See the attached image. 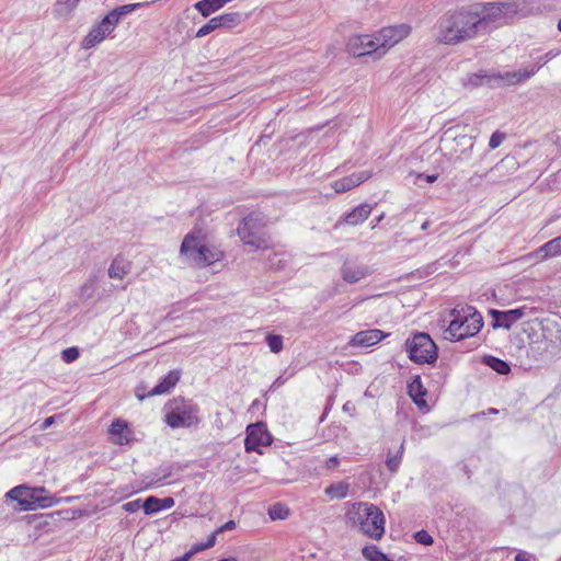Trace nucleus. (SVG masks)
I'll list each match as a JSON object with an SVG mask.
<instances>
[{
  "label": "nucleus",
  "instance_id": "nucleus-1",
  "mask_svg": "<svg viewBox=\"0 0 561 561\" xmlns=\"http://www.w3.org/2000/svg\"><path fill=\"white\" fill-rule=\"evenodd\" d=\"M480 34L489 33L516 20L553 10L546 0H505L482 2L473 5Z\"/></svg>",
  "mask_w": 561,
  "mask_h": 561
},
{
  "label": "nucleus",
  "instance_id": "nucleus-2",
  "mask_svg": "<svg viewBox=\"0 0 561 561\" xmlns=\"http://www.w3.org/2000/svg\"><path fill=\"white\" fill-rule=\"evenodd\" d=\"M480 34L477 12L472 7H462L444 14L437 25L436 41L445 45H458Z\"/></svg>",
  "mask_w": 561,
  "mask_h": 561
},
{
  "label": "nucleus",
  "instance_id": "nucleus-3",
  "mask_svg": "<svg viewBox=\"0 0 561 561\" xmlns=\"http://www.w3.org/2000/svg\"><path fill=\"white\" fill-rule=\"evenodd\" d=\"M450 320L445 330V339L460 341L478 334L483 327V318L472 306H458L451 310Z\"/></svg>",
  "mask_w": 561,
  "mask_h": 561
},
{
  "label": "nucleus",
  "instance_id": "nucleus-4",
  "mask_svg": "<svg viewBox=\"0 0 561 561\" xmlns=\"http://www.w3.org/2000/svg\"><path fill=\"white\" fill-rule=\"evenodd\" d=\"M180 253L196 267L211 265L224 257L220 250L204 242L201 232H190L182 241Z\"/></svg>",
  "mask_w": 561,
  "mask_h": 561
},
{
  "label": "nucleus",
  "instance_id": "nucleus-5",
  "mask_svg": "<svg viewBox=\"0 0 561 561\" xmlns=\"http://www.w3.org/2000/svg\"><path fill=\"white\" fill-rule=\"evenodd\" d=\"M351 514L353 523L357 524L365 535L374 539L382 537L386 520L379 507L369 503H358L353 506Z\"/></svg>",
  "mask_w": 561,
  "mask_h": 561
},
{
  "label": "nucleus",
  "instance_id": "nucleus-6",
  "mask_svg": "<svg viewBox=\"0 0 561 561\" xmlns=\"http://www.w3.org/2000/svg\"><path fill=\"white\" fill-rule=\"evenodd\" d=\"M238 236L242 243L253 250H265L272 244L265 230V221L261 215L251 214L238 226Z\"/></svg>",
  "mask_w": 561,
  "mask_h": 561
},
{
  "label": "nucleus",
  "instance_id": "nucleus-7",
  "mask_svg": "<svg viewBox=\"0 0 561 561\" xmlns=\"http://www.w3.org/2000/svg\"><path fill=\"white\" fill-rule=\"evenodd\" d=\"M557 55L558 53L553 50L546 53L542 57H540L539 62L534 65L530 69L505 71L503 73L500 72L492 76L472 75L469 78V83L474 87H478L483 83V80H486L488 82L495 81L499 84L505 85L517 84L533 77L541 68L542 64H546L549 60L553 59Z\"/></svg>",
  "mask_w": 561,
  "mask_h": 561
},
{
  "label": "nucleus",
  "instance_id": "nucleus-8",
  "mask_svg": "<svg viewBox=\"0 0 561 561\" xmlns=\"http://www.w3.org/2000/svg\"><path fill=\"white\" fill-rule=\"evenodd\" d=\"M409 357L419 364H432L437 358V347L426 333H417L405 343Z\"/></svg>",
  "mask_w": 561,
  "mask_h": 561
},
{
  "label": "nucleus",
  "instance_id": "nucleus-9",
  "mask_svg": "<svg viewBox=\"0 0 561 561\" xmlns=\"http://www.w3.org/2000/svg\"><path fill=\"white\" fill-rule=\"evenodd\" d=\"M197 412L196 405L184 400H175L171 411L165 416V422L172 428L190 427L198 423Z\"/></svg>",
  "mask_w": 561,
  "mask_h": 561
},
{
  "label": "nucleus",
  "instance_id": "nucleus-10",
  "mask_svg": "<svg viewBox=\"0 0 561 561\" xmlns=\"http://www.w3.org/2000/svg\"><path fill=\"white\" fill-rule=\"evenodd\" d=\"M533 330L534 328L529 323H525L522 333L531 339L530 331ZM527 354L536 362H549L559 354V347L552 340L542 335L536 340H530Z\"/></svg>",
  "mask_w": 561,
  "mask_h": 561
},
{
  "label": "nucleus",
  "instance_id": "nucleus-11",
  "mask_svg": "<svg viewBox=\"0 0 561 561\" xmlns=\"http://www.w3.org/2000/svg\"><path fill=\"white\" fill-rule=\"evenodd\" d=\"M43 489H31L24 485L13 488L7 493V497L16 501L21 510L33 511L37 506L47 507L51 505L50 497H41L37 493Z\"/></svg>",
  "mask_w": 561,
  "mask_h": 561
},
{
  "label": "nucleus",
  "instance_id": "nucleus-12",
  "mask_svg": "<svg viewBox=\"0 0 561 561\" xmlns=\"http://www.w3.org/2000/svg\"><path fill=\"white\" fill-rule=\"evenodd\" d=\"M346 51L354 57L375 55L380 58L379 46L374 34L353 35L346 44Z\"/></svg>",
  "mask_w": 561,
  "mask_h": 561
},
{
  "label": "nucleus",
  "instance_id": "nucleus-13",
  "mask_svg": "<svg viewBox=\"0 0 561 561\" xmlns=\"http://www.w3.org/2000/svg\"><path fill=\"white\" fill-rule=\"evenodd\" d=\"M411 32L408 24L382 27L375 33L379 51L383 56L391 47L404 39Z\"/></svg>",
  "mask_w": 561,
  "mask_h": 561
},
{
  "label": "nucleus",
  "instance_id": "nucleus-14",
  "mask_svg": "<svg viewBox=\"0 0 561 561\" xmlns=\"http://www.w3.org/2000/svg\"><path fill=\"white\" fill-rule=\"evenodd\" d=\"M272 436L268 433L265 424L255 423L247 427V437L244 446L247 451H256L262 454L261 447H266L272 444Z\"/></svg>",
  "mask_w": 561,
  "mask_h": 561
},
{
  "label": "nucleus",
  "instance_id": "nucleus-15",
  "mask_svg": "<svg viewBox=\"0 0 561 561\" xmlns=\"http://www.w3.org/2000/svg\"><path fill=\"white\" fill-rule=\"evenodd\" d=\"M489 313L493 319L492 327L494 329L504 328L508 330L516 321L526 314V308L523 307L506 311L491 309Z\"/></svg>",
  "mask_w": 561,
  "mask_h": 561
},
{
  "label": "nucleus",
  "instance_id": "nucleus-16",
  "mask_svg": "<svg viewBox=\"0 0 561 561\" xmlns=\"http://www.w3.org/2000/svg\"><path fill=\"white\" fill-rule=\"evenodd\" d=\"M519 168L518 161L511 156L504 157L501 161H499L490 171H488L483 176H488L489 174L495 178L494 182H502L504 179L514 174Z\"/></svg>",
  "mask_w": 561,
  "mask_h": 561
},
{
  "label": "nucleus",
  "instance_id": "nucleus-17",
  "mask_svg": "<svg viewBox=\"0 0 561 561\" xmlns=\"http://www.w3.org/2000/svg\"><path fill=\"white\" fill-rule=\"evenodd\" d=\"M111 442L116 445L128 444L133 439V431L125 420L116 419L108 428Z\"/></svg>",
  "mask_w": 561,
  "mask_h": 561
},
{
  "label": "nucleus",
  "instance_id": "nucleus-18",
  "mask_svg": "<svg viewBox=\"0 0 561 561\" xmlns=\"http://www.w3.org/2000/svg\"><path fill=\"white\" fill-rule=\"evenodd\" d=\"M370 178V172L360 171L353 173L348 176L334 181L331 186L335 191V193H344L347 192L359 184L364 183L366 180Z\"/></svg>",
  "mask_w": 561,
  "mask_h": 561
},
{
  "label": "nucleus",
  "instance_id": "nucleus-19",
  "mask_svg": "<svg viewBox=\"0 0 561 561\" xmlns=\"http://www.w3.org/2000/svg\"><path fill=\"white\" fill-rule=\"evenodd\" d=\"M383 336V332L377 329L360 331L353 336L350 344L353 346H373L381 341Z\"/></svg>",
  "mask_w": 561,
  "mask_h": 561
},
{
  "label": "nucleus",
  "instance_id": "nucleus-20",
  "mask_svg": "<svg viewBox=\"0 0 561 561\" xmlns=\"http://www.w3.org/2000/svg\"><path fill=\"white\" fill-rule=\"evenodd\" d=\"M342 278L350 283L354 284L358 280L365 278L370 274V271L365 265H356L352 263H345L341 270Z\"/></svg>",
  "mask_w": 561,
  "mask_h": 561
},
{
  "label": "nucleus",
  "instance_id": "nucleus-21",
  "mask_svg": "<svg viewBox=\"0 0 561 561\" xmlns=\"http://www.w3.org/2000/svg\"><path fill=\"white\" fill-rule=\"evenodd\" d=\"M561 254V236L557 237L541 247L535 252L530 253L529 257H539L541 261L560 255Z\"/></svg>",
  "mask_w": 561,
  "mask_h": 561
},
{
  "label": "nucleus",
  "instance_id": "nucleus-22",
  "mask_svg": "<svg viewBox=\"0 0 561 561\" xmlns=\"http://www.w3.org/2000/svg\"><path fill=\"white\" fill-rule=\"evenodd\" d=\"M112 32L106 26V23L100 22L98 25L93 26L89 34L84 37L82 42V47L84 49H89L96 44L103 42L105 37Z\"/></svg>",
  "mask_w": 561,
  "mask_h": 561
},
{
  "label": "nucleus",
  "instance_id": "nucleus-23",
  "mask_svg": "<svg viewBox=\"0 0 561 561\" xmlns=\"http://www.w3.org/2000/svg\"><path fill=\"white\" fill-rule=\"evenodd\" d=\"M373 207L369 204H360L355 207L352 211L345 215L344 221L347 225L356 226L363 221H365L370 215Z\"/></svg>",
  "mask_w": 561,
  "mask_h": 561
},
{
  "label": "nucleus",
  "instance_id": "nucleus-24",
  "mask_svg": "<svg viewBox=\"0 0 561 561\" xmlns=\"http://www.w3.org/2000/svg\"><path fill=\"white\" fill-rule=\"evenodd\" d=\"M180 371H170L156 387H153L148 396H160L169 392L179 381Z\"/></svg>",
  "mask_w": 561,
  "mask_h": 561
},
{
  "label": "nucleus",
  "instance_id": "nucleus-25",
  "mask_svg": "<svg viewBox=\"0 0 561 561\" xmlns=\"http://www.w3.org/2000/svg\"><path fill=\"white\" fill-rule=\"evenodd\" d=\"M409 394L414 401V403L419 407H423L426 404L423 397L425 396L426 391L423 388L421 378L419 376L414 377L413 380L408 386Z\"/></svg>",
  "mask_w": 561,
  "mask_h": 561
},
{
  "label": "nucleus",
  "instance_id": "nucleus-26",
  "mask_svg": "<svg viewBox=\"0 0 561 561\" xmlns=\"http://www.w3.org/2000/svg\"><path fill=\"white\" fill-rule=\"evenodd\" d=\"M130 271L128 262L122 259H115L108 267V276L111 278L123 279Z\"/></svg>",
  "mask_w": 561,
  "mask_h": 561
},
{
  "label": "nucleus",
  "instance_id": "nucleus-27",
  "mask_svg": "<svg viewBox=\"0 0 561 561\" xmlns=\"http://www.w3.org/2000/svg\"><path fill=\"white\" fill-rule=\"evenodd\" d=\"M350 483L345 480L335 482L325 488L324 493L330 499H344L347 496Z\"/></svg>",
  "mask_w": 561,
  "mask_h": 561
},
{
  "label": "nucleus",
  "instance_id": "nucleus-28",
  "mask_svg": "<svg viewBox=\"0 0 561 561\" xmlns=\"http://www.w3.org/2000/svg\"><path fill=\"white\" fill-rule=\"evenodd\" d=\"M404 451V440L401 443L397 454L391 455V453L388 454L386 459V466L391 472H397Z\"/></svg>",
  "mask_w": 561,
  "mask_h": 561
},
{
  "label": "nucleus",
  "instance_id": "nucleus-29",
  "mask_svg": "<svg viewBox=\"0 0 561 561\" xmlns=\"http://www.w3.org/2000/svg\"><path fill=\"white\" fill-rule=\"evenodd\" d=\"M363 556L369 561H391L381 550L376 546H366L362 550Z\"/></svg>",
  "mask_w": 561,
  "mask_h": 561
},
{
  "label": "nucleus",
  "instance_id": "nucleus-30",
  "mask_svg": "<svg viewBox=\"0 0 561 561\" xmlns=\"http://www.w3.org/2000/svg\"><path fill=\"white\" fill-rule=\"evenodd\" d=\"M217 21L220 25V27H233L240 23V14L237 12L231 13H224L220 15H217Z\"/></svg>",
  "mask_w": 561,
  "mask_h": 561
},
{
  "label": "nucleus",
  "instance_id": "nucleus-31",
  "mask_svg": "<svg viewBox=\"0 0 561 561\" xmlns=\"http://www.w3.org/2000/svg\"><path fill=\"white\" fill-rule=\"evenodd\" d=\"M156 0L151 1L153 3ZM150 2H137V3H128L121 7L115 8V13L118 14V16L122 19L123 16L134 12L137 9L148 7Z\"/></svg>",
  "mask_w": 561,
  "mask_h": 561
},
{
  "label": "nucleus",
  "instance_id": "nucleus-32",
  "mask_svg": "<svg viewBox=\"0 0 561 561\" xmlns=\"http://www.w3.org/2000/svg\"><path fill=\"white\" fill-rule=\"evenodd\" d=\"M486 364L493 369L495 370L496 373L501 374V375H507L510 371H511V367L510 365L500 359V358H496V357H489L486 359Z\"/></svg>",
  "mask_w": 561,
  "mask_h": 561
},
{
  "label": "nucleus",
  "instance_id": "nucleus-33",
  "mask_svg": "<svg viewBox=\"0 0 561 561\" xmlns=\"http://www.w3.org/2000/svg\"><path fill=\"white\" fill-rule=\"evenodd\" d=\"M266 343L268 345V348L272 353H279L284 345H283V336L279 334H267L266 335Z\"/></svg>",
  "mask_w": 561,
  "mask_h": 561
},
{
  "label": "nucleus",
  "instance_id": "nucleus-34",
  "mask_svg": "<svg viewBox=\"0 0 561 561\" xmlns=\"http://www.w3.org/2000/svg\"><path fill=\"white\" fill-rule=\"evenodd\" d=\"M268 515H270L271 519H273V520L285 519L289 515V510L285 505L277 503V504H274L268 510Z\"/></svg>",
  "mask_w": 561,
  "mask_h": 561
},
{
  "label": "nucleus",
  "instance_id": "nucleus-35",
  "mask_svg": "<svg viewBox=\"0 0 561 561\" xmlns=\"http://www.w3.org/2000/svg\"><path fill=\"white\" fill-rule=\"evenodd\" d=\"M218 28H220V25L215 16L197 31L196 37H204Z\"/></svg>",
  "mask_w": 561,
  "mask_h": 561
},
{
  "label": "nucleus",
  "instance_id": "nucleus-36",
  "mask_svg": "<svg viewBox=\"0 0 561 561\" xmlns=\"http://www.w3.org/2000/svg\"><path fill=\"white\" fill-rule=\"evenodd\" d=\"M160 501L158 497L149 496L142 504V508L146 515H151L160 511Z\"/></svg>",
  "mask_w": 561,
  "mask_h": 561
},
{
  "label": "nucleus",
  "instance_id": "nucleus-37",
  "mask_svg": "<svg viewBox=\"0 0 561 561\" xmlns=\"http://www.w3.org/2000/svg\"><path fill=\"white\" fill-rule=\"evenodd\" d=\"M121 21V18L117 13H115V10L113 9L110 11L102 20V22L106 23V26H108V30L113 32Z\"/></svg>",
  "mask_w": 561,
  "mask_h": 561
},
{
  "label": "nucleus",
  "instance_id": "nucleus-38",
  "mask_svg": "<svg viewBox=\"0 0 561 561\" xmlns=\"http://www.w3.org/2000/svg\"><path fill=\"white\" fill-rule=\"evenodd\" d=\"M414 539L422 545L431 546L434 540L433 537L426 530L416 531L414 535Z\"/></svg>",
  "mask_w": 561,
  "mask_h": 561
},
{
  "label": "nucleus",
  "instance_id": "nucleus-39",
  "mask_svg": "<svg viewBox=\"0 0 561 561\" xmlns=\"http://www.w3.org/2000/svg\"><path fill=\"white\" fill-rule=\"evenodd\" d=\"M217 535L218 534H215V531L208 537L207 541L205 543H201V545H196L194 546L193 548V552H196V551H202V550H206V549H209L211 547L215 546L216 543V538H217Z\"/></svg>",
  "mask_w": 561,
  "mask_h": 561
},
{
  "label": "nucleus",
  "instance_id": "nucleus-40",
  "mask_svg": "<svg viewBox=\"0 0 561 561\" xmlns=\"http://www.w3.org/2000/svg\"><path fill=\"white\" fill-rule=\"evenodd\" d=\"M504 139H505V134L495 131L490 137L489 147L491 149H495L501 146V144L503 142Z\"/></svg>",
  "mask_w": 561,
  "mask_h": 561
},
{
  "label": "nucleus",
  "instance_id": "nucleus-41",
  "mask_svg": "<svg viewBox=\"0 0 561 561\" xmlns=\"http://www.w3.org/2000/svg\"><path fill=\"white\" fill-rule=\"evenodd\" d=\"M79 356V351L77 347H68L65 351H62V359L66 363H71L76 360Z\"/></svg>",
  "mask_w": 561,
  "mask_h": 561
},
{
  "label": "nucleus",
  "instance_id": "nucleus-42",
  "mask_svg": "<svg viewBox=\"0 0 561 561\" xmlns=\"http://www.w3.org/2000/svg\"><path fill=\"white\" fill-rule=\"evenodd\" d=\"M141 507V502L140 500H135V501H130V502H127L123 505V510L128 512V513H135L137 512L139 508Z\"/></svg>",
  "mask_w": 561,
  "mask_h": 561
},
{
  "label": "nucleus",
  "instance_id": "nucleus-43",
  "mask_svg": "<svg viewBox=\"0 0 561 561\" xmlns=\"http://www.w3.org/2000/svg\"><path fill=\"white\" fill-rule=\"evenodd\" d=\"M236 522L234 520H228L226 524H224L222 526L218 527L216 530H215V534H221L224 531H227V530H232L236 528Z\"/></svg>",
  "mask_w": 561,
  "mask_h": 561
},
{
  "label": "nucleus",
  "instance_id": "nucleus-44",
  "mask_svg": "<svg viewBox=\"0 0 561 561\" xmlns=\"http://www.w3.org/2000/svg\"><path fill=\"white\" fill-rule=\"evenodd\" d=\"M411 175H415L416 179H424L427 183H434L438 178V174L425 175L423 173H411Z\"/></svg>",
  "mask_w": 561,
  "mask_h": 561
},
{
  "label": "nucleus",
  "instance_id": "nucleus-45",
  "mask_svg": "<svg viewBox=\"0 0 561 561\" xmlns=\"http://www.w3.org/2000/svg\"><path fill=\"white\" fill-rule=\"evenodd\" d=\"M160 501V510H163V508H171L173 505H174V500L172 497H164V499H159Z\"/></svg>",
  "mask_w": 561,
  "mask_h": 561
},
{
  "label": "nucleus",
  "instance_id": "nucleus-46",
  "mask_svg": "<svg viewBox=\"0 0 561 561\" xmlns=\"http://www.w3.org/2000/svg\"><path fill=\"white\" fill-rule=\"evenodd\" d=\"M337 465H339V459H337V457H336V456H333V457H330V458L327 460L325 467H327V469H333V468H335Z\"/></svg>",
  "mask_w": 561,
  "mask_h": 561
},
{
  "label": "nucleus",
  "instance_id": "nucleus-47",
  "mask_svg": "<svg viewBox=\"0 0 561 561\" xmlns=\"http://www.w3.org/2000/svg\"><path fill=\"white\" fill-rule=\"evenodd\" d=\"M54 422H55V416H49V417L45 419L43 424L41 425V430L48 428L50 425L54 424Z\"/></svg>",
  "mask_w": 561,
  "mask_h": 561
},
{
  "label": "nucleus",
  "instance_id": "nucleus-48",
  "mask_svg": "<svg viewBox=\"0 0 561 561\" xmlns=\"http://www.w3.org/2000/svg\"><path fill=\"white\" fill-rule=\"evenodd\" d=\"M80 0H59L60 4H68L70 9H73Z\"/></svg>",
  "mask_w": 561,
  "mask_h": 561
},
{
  "label": "nucleus",
  "instance_id": "nucleus-49",
  "mask_svg": "<svg viewBox=\"0 0 561 561\" xmlns=\"http://www.w3.org/2000/svg\"><path fill=\"white\" fill-rule=\"evenodd\" d=\"M529 560V556L526 553V552H519L516 557H515V560L514 561H528Z\"/></svg>",
  "mask_w": 561,
  "mask_h": 561
},
{
  "label": "nucleus",
  "instance_id": "nucleus-50",
  "mask_svg": "<svg viewBox=\"0 0 561 561\" xmlns=\"http://www.w3.org/2000/svg\"><path fill=\"white\" fill-rule=\"evenodd\" d=\"M192 554H193V551H190V552L185 553L184 556L173 559L171 561H188V559L192 557Z\"/></svg>",
  "mask_w": 561,
  "mask_h": 561
},
{
  "label": "nucleus",
  "instance_id": "nucleus-51",
  "mask_svg": "<svg viewBox=\"0 0 561 561\" xmlns=\"http://www.w3.org/2000/svg\"><path fill=\"white\" fill-rule=\"evenodd\" d=\"M428 226H430V221H424V222L422 224V226H421V229H422V230H426V229L428 228Z\"/></svg>",
  "mask_w": 561,
  "mask_h": 561
},
{
  "label": "nucleus",
  "instance_id": "nucleus-52",
  "mask_svg": "<svg viewBox=\"0 0 561 561\" xmlns=\"http://www.w3.org/2000/svg\"><path fill=\"white\" fill-rule=\"evenodd\" d=\"M136 396H137V398H138L139 400H144V399L146 398V396H145V394H141L138 390H137V392H136Z\"/></svg>",
  "mask_w": 561,
  "mask_h": 561
},
{
  "label": "nucleus",
  "instance_id": "nucleus-53",
  "mask_svg": "<svg viewBox=\"0 0 561 561\" xmlns=\"http://www.w3.org/2000/svg\"><path fill=\"white\" fill-rule=\"evenodd\" d=\"M489 413H493V414H495V413H497V410H495V409H489Z\"/></svg>",
  "mask_w": 561,
  "mask_h": 561
},
{
  "label": "nucleus",
  "instance_id": "nucleus-54",
  "mask_svg": "<svg viewBox=\"0 0 561 561\" xmlns=\"http://www.w3.org/2000/svg\"><path fill=\"white\" fill-rule=\"evenodd\" d=\"M558 30L561 32V19L558 21Z\"/></svg>",
  "mask_w": 561,
  "mask_h": 561
},
{
  "label": "nucleus",
  "instance_id": "nucleus-55",
  "mask_svg": "<svg viewBox=\"0 0 561 561\" xmlns=\"http://www.w3.org/2000/svg\"><path fill=\"white\" fill-rule=\"evenodd\" d=\"M382 218H383V215L379 216V217L377 218V222L381 221V220H382Z\"/></svg>",
  "mask_w": 561,
  "mask_h": 561
},
{
  "label": "nucleus",
  "instance_id": "nucleus-56",
  "mask_svg": "<svg viewBox=\"0 0 561 561\" xmlns=\"http://www.w3.org/2000/svg\"><path fill=\"white\" fill-rule=\"evenodd\" d=\"M391 561H393V560H391Z\"/></svg>",
  "mask_w": 561,
  "mask_h": 561
}]
</instances>
